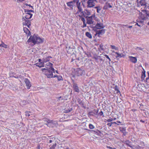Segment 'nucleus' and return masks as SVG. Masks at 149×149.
<instances>
[{
  "mask_svg": "<svg viewBox=\"0 0 149 149\" xmlns=\"http://www.w3.org/2000/svg\"><path fill=\"white\" fill-rule=\"evenodd\" d=\"M43 40L41 39L37 35L34 34L33 36H31L27 40L28 42H32L34 45L38 44L43 42Z\"/></svg>",
  "mask_w": 149,
  "mask_h": 149,
  "instance_id": "obj_1",
  "label": "nucleus"
},
{
  "mask_svg": "<svg viewBox=\"0 0 149 149\" xmlns=\"http://www.w3.org/2000/svg\"><path fill=\"white\" fill-rule=\"evenodd\" d=\"M42 70L43 73L47 76L48 78H52L53 76V73L54 71L50 69H48V68H44L42 69Z\"/></svg>",
  "mask_w": 149,
  "mask_h": 149,
  "instance_id": "obj_2",
  "label": "nucleus"
},
{
  "mask_svg": "<svg viewBox=\"0 0 149 149\" xmlns=\"http://www.w3.org/2000/svg\"><path fill=\"white\" fill-rule=\"evenodd\" d=\"M43 120L47 122L45 124L49 127H53L55 124L56 121L48 119L46 118H43Z\"/></svg>",
  "mask_w": 149,
  "mask_h": 149,
  "instance_id": "obj_3",
  "label": "nucleus"
},
{
  "mask_svg": "<svg viewBox=\"0 0 149 149\" xmlns=\"http://www.w3.org/2000/svg\"><path fill=\"white\" fill-rule=\"evenodd\" d=\"M85 73V71L80 68H77L75 70L74 74L72 76V77H74L76 76H81Z\"/></svg>",
  "mask_w": 149,
  "mask_h": 149,
  "instance_id": "obj_4",
  "label": "nucleus"
},
{
  "mask_svg": "<svg viewBox=\"0 0 149 149\" xmlns=\"http://www.w3.org/2000/svg\"><path fill=\"white\" fill-rule=\"evenodd\" d=\"M95 2H98L97 0H88L87 1V7L88 8H92L94 7L95 4Z\"/></svg>",
  "mask_w": 149,
  "mask_h": 149,
  "instance_id": "obj_5",
  "label": "nucleus"
},
{
  "mask_svg": "<svg viewBox=\"0 0 149 149\" xmlns=\"http://www.w3.org/2000/svg\"><path fill=\"white\" fill-rule=\"evenodd\" d=\"M79 2V0H74L72 1H71L67 2V4L71 9H72L73 8L74 6V4L75 3H78Z\"/></svg>",
  "mask_w": 149,
  "mask_h": 149,
  "instance_id": "obj_6",
  "label": "nucleus"
},
{
  "mask_svg": "<svg viewBox=\"0 0 149 149\" xmlns=\"http://www.w3.org/2000/svg\"><path fill=\"white\" fill-rule=\"evenodd\" d=\"M96 31V34L95 35V36H94V38L95 36L97 35H98V36L99 37V35H102L104 34L105 33V30L104 29H101L99 30H95Z\"/></svg>",
  "mask_w": 149,
  "mask_h": 149,
  "instance_id": "obj_7",
  "label": "nucleus"
},
{
  "mask_svg": "<svg viewBox=\"0 0 149 149\" xmlns=\"http://www.w3.org/2000/svg\"><path fill=\"white\" fill-rule=\"evenodd\" d=\"M104 27V26L102 24L97 23L95 27L93 29L95 30L96 29H103Z\"/></svg>",
  "mask_w": 149,
  "mask_h": 149,
  "instance_id": "obj_8",
  "label": "nucleus"
},
{
  "mask_svg": "<svg viewBox=\"0 0 149 149\" xmlns=\"http://www.w3.org/2000/svg\"><path fill=\"white\" fill-rule=\"evenodd\" d=\"M87 19V23L89 24H93V16L90 17L87 16L86 17Z\"/></svg>",
  "mask_w": 149,
  "mask_h": 149,
  "instance_id": "obj_9",
  "label": "nucleus"
},
{
  "mask_svg": "<svg viewBox=\"0 0 149 149\" xmlns=\"http://www.w3.org/2000/svg\"><path fill=\"white\" fill-rule=\"evenodd\" d=\"M52 64L50 62H48L46 64L45 66L47 68H48V69H50L52 71H54V69L53 68L52 65Z\"/></svg>",
  "mask_w": 149,
  "mask_h": 149,
  "instance_id": "obj_10",
  "label": "nucleus"
},
{
  "mask_svg": "<svg viewBox=\"0 0 149 149\" xmlns=\"http://www.w3.org/2000/svg\"><path fill=\"white\" fill-rule=\"evenodd\" d=\"M72 85L74 90L75 92L79 93V90L77 84L74 83L73 81Z\"/></svg>",
  "mask_w": 149,
  "mask_h": 149,
  "instance_id": "obj_11",
  "label": "nucleus"
},
{
  "mask_svg": "<svg viewBox=\"0 0 149 149\" xmlns=\"http://www.w3.org/2000/svg\"><path fill=\"white\" fill-rule=\"evenodd\" d=\"M137 2L138 4H139L141 6H146L147 3L146 2V0H137Z\"/></svg>",
  "mask_w": 149,
  "mask_h": 149,
  "instance_id": "obj_12",
  "label": "nucleus"
},
{
  "mask_svg": "<svg viewBox=\"0 0 149 149\" xmlns=\"http://www.w3.org/2000/svg\"><path fill=\"white\" fill-rule=\"evenodd\" d=\"M128 58L130 61L132 63H136L137 60L136 57L132 56H129Z\"/></svg>",
  "mask_w": 149,
  "mask_h": 149,
  "instance_id": "obj_13",
  "label": "nucleus"
},
{
  "mask_svg": "<svg viewBox=\"0 0 149 149\" xmlns=\"http://www.w3.org/2000/svg\"><path fill=\"white\" fill-rule=\"evenodd\" d=\"M24 81L26 84V85L28 89L30 88L31 85L30 84V82L28 79L26 78L24 79Z\"/></svg>",
  "mask_w": 149,
  "mask_h": 149,
  "instance_id": "obj_14",
  "label": "nucleus"
},
{
  "mask_svg": "<svg viewBox=\"0 0 149 149\" xmlns=\"http://www.w3.org/2000/svg\"><path fill=\"white\" fill-rule=\"evenodd\" d=\"M25 15L24 16V17L26 19H29L31 18L33 15L29 13H25Z\"/></svg>",
  "mask_w": 149,
  "mask_h": 149,
  "instance_id": "obj_15",
  "label": "nucleus"
},
{
  "mask_svg": "<svg viewBox=\"0 0 149 149\" xmlns=\"http://www.w3.org/2000/svg\"><path fill=\"white\" fill-rule=\"evenodd\" d=\"M23 30L24 32L26 33V34L27 35V36H31V32L28 28L26 27H24Z\"/></svg>",
  "mask_w": 149,
  "mask_h": 149,
  "instance_id": "obj_16",
  "label": "nucleus"
},
{
  "mask_svg": "<svg viewBox=\"0 0 149 149\" xmlns=\"http://www.w3.org/2000/svg\"><path fill=\"white\" fill-rule=\"evenodd\" d=\"M112 7V6L110 5V3L106 2L105 6L103 7V9L106 10L108 8H111Z\"/></svg>",
  "mask_w": 149,
  "mask_h": 149,
  "instance_id": "obj_17",
  "label": "nucleus"
},
{
  "mask_svg": "<svg viewBox=\"0 0 149 149\" xmlns=\"http://www.w3.org/2000/svg\"><path fill=\"white\" fill-rule=\"evenodd\" d=\"M76 4L77 7L78 9V11L77 12V13H78L79 12H81L82 10V9L80 6V3H79V2H78V3H77Z\"/></svg>",
  "mask_w": 149,
  "mask_h": 149,
  "instance_id": "obj_18",
  "label": "nucleus"
},
{
  "mask_svg": "<svg viewBox=\"0 0 149 149\" xmlns=\"http://www.w3.org/2000/svg\"><path fill=\"white\" fill-rule=\"evenodd\" d=\"M35 65L39 67H44L45 65V64L43 62L38 63H36Z\"/></svg>",
  "mask_w": 149,
  "mask_h": 149,
  "instance_id": "obj_19",
  "label": "nucleus"
},
{
  "mask_svg": "<svg viewBox=\"0 0 149 149\" xmlns=\"http://www.w3.org/2000/svg\"><path fill=\"white\" fill-rule=\"evenodd\" d=\"M22 19L23 21H24L25 22H26V24L31 25V21L28 20H26L24 18V17H23L22 18Z\"/></svg>",
  "mask_w": 149,
  "mask_h": 149,
  "instance_id": "obj_20",
  "label": "nucleus"
},
{
  "mask_svg": "<svg viewBox=\"0 0 149 149\" xmlns=\"http://www.w3.org/2000/svg\"><path fill=\"white\" fill-rule=\"evenodd\" d=\"M130 143V142L129 141V140H127L124 143L126 145L128 146H129L131 148H132V147L129 144V143Z\"/></svg>",
  "mask_w": 149,
  "mask_h": 149,
  "instance_id": "obj_21",
  "label": "nucleus"
},
{
  "mask_svg": "<svg viewBox=\"0 0 149 149\" xmlns=\"http://www.w3.org/2000/svg\"><path fill=\"white\" fill-rule=\"evenodd\" d=\"M85 35L87 37L91 39L92 38V36L91 34L89 32H86V33Z\"/></svg>",
  "mask_w": 149,
  "mask_h": 149,
  "instance_id": "obj_22",
  "label": "nucleus"
},
{
  "mask_svg": "<svg viewBox=\"0 0 149 149\" xmlns=\"http://www.w3.org/2000/svg\"><path fill=\"white\" fill-rule=\"evenodd\" d=\"M119 129L120 130V132H121L123 133L125 131H126V128L125 127H119Z\"/></svg>",
  "mask_w": 149,
  "mask_h": 149,
  "instance_id": "obj_23",
  "label": "nucleus"
},
{
  "mask_svg": "<svg viewBox=\"0 0 149 149\" xmlns=\"http://www.w3.org/2000/svg\"><path fill=\"white\" fill-rule=\"evenodd\" d=\"M146 72L144 70L142 72V75H141V79H144L145 77H146V74H145Z\"/></svg>",
  "mask_w": 149,
  "mask_h": 149,
  "instance_id": "obj_24",
  "label": "nucleus"
},
{
  "mask_svg": "<svg viewBox=\"0 0 149 149\" xmlns=\"http://www.w3.org/2000/svg\"><path fill=\"white\" fill-rule=\"evenodd\" d=\"M2 43L0 45V46L5 48L7 47V45L5 44L3 42H1Z\"/></svg>",
  "mask_w": 149,
  "mask_h": 149,
  "instance_id": "obj_25",
  "label": "nucleus"
},
{
  "mask_svg": "<svg viewBox=\"0 0 149 149\" xmlns=\"http://www.w3.org/2000/svg\"><path fill=\"white\" fill-rule=\"evenodd\" d=\"M84 13L85 14L87 15H90L91 14V13L87 10H85V11H84Z\"/></svg>",
  "mask_w": 149,
  "mask_h": 149,
  "instance_id": "obj_26",
  "label": "nucleus"
},
{
  "mask_svg": "<svg viewBox=\"0 0 149 149\" xmlns=\"http://www.w3.org/2000/svg\"><path fill=\"white\" fill-rule=\"evenodd\" d=\"M115 53L117 54L116 57L121 58L123 56V54H119L117 52H115Z\"/></svg>",
  "mask_w": 149,
  "mask_h": 149,
  "instance_id": "obj_27",
  "label": "nucleus"
},
{
  "mask_svg": "<svg viewBox=\"0 0 149 149\" xmlns=\"http://www.w3.org/2000/svg\"><path fill=\"white\" fill-rule=\"evenodd\" d=\"M43 62H46L47 61H49V58L47 57L45 58H43Z\"/></svg>",
  "mask_w": 149,
  "mask_h": 149,
  "instance_id": "obj_28",
  "label": "nucleus"
},
{
  "mask_svg": "<svg viewBox=\"0 0 149 149\" xmlns=\"http://www.w3.org/2000/svg\"><path fill=\"white\" fill-rule=\"evenodd\" d=\"M72 109V108L65 109V112L66 113H69L70 112Z\"/></svg>",
  "mask_w": 149,
  "mask_h": 149,
  "instance_id": "obj_29",
  "label": "nucleus"
},
{
  "mask_svg": "<svg viewBox=\"0 0 149 149\" xmlns=\"http://www.w3.org/2000/svg\"><path fill=\"white\" fill-rule=\"evenodd\" d=\"M143 12L144 13L146 14L149 17V11L143 10Z\"/></svg>",
  "mask_w": 149,
  "mask_h": 149,
  "instance_id": "obj_30",
  "label": "nucleus"
},
{
  "mask_svg": "<svg viewBox=\"0 0 149 149\" xmlns=\"http://www.w3.org/2000/svg\"><path fill=\"white\" fill-rule=\"evenodd\" d=\"M56 145V143L54 144L50 148V149H54Z\"/></svg>",
  "mask_w": 149,
  "mask_h": 149,
  "instance_id": "obj_31",
  "label": "nucleus"
},
{
  "mask_svg": "<svg viewBox=\"0 0 149 149\" xmlns=\"http://www.w3.org/2000/svg\"><path fill=\"white\" fill-rule=\"evenodd\" d=\"M89 127L90 129H93L94 128V126L92 124H90L89 125Z\"/></svg>",
  "mask_w": 149,
  "mask_h": 149,
  "instance_id": "obj_32",
  "label": "nucleus"
},
{
  "mask_svg": "<svg viewBox=\"0 0 149 149\" xmlns=\"http://www.w3.org/2000/svg\"><path fill=\"white\" fill-rule=\"evenodd\" d=\"M98 115L100 116H104L103 115V111H101V110L100 111V112L99 113Z\"/></svg>",
  "mask_w": 149,
  "mask_h": 149,
  "instance_id": "obj_33",
  "label": "nucleus"
},
{
  "mask_svg": "<svg viewBox=\"0 0 149 149\" xmlns=\"http://www.w3.org/2000/svg\"><path fill=\"white\" fill-rule=\"evenodd\" d=\"M26 12L27 13H29V12H33V13L34 12L33 10H25V12L26 13Z\"/></svg>",
  "mask_w": 149,
  "mask_h": 149,
  "instance_id": "obj_34",
  "label": "nucleus"
},
{
  "mask_svg": "<svg viewBox=\"0 0 149 149\" xmlns=\"http://www.w3.org/2000/svg\"><path fill=\"white\" fill-rule=\"evenodd\" d=\"M30 113L29 111H26L25 112V115L26 116L29 117L30 116L29 113Z\"/></svg>",
  "mask_w": 149,
  "mask_h": 149,
  "instance_id": "obj_35",
  "label": "nucleus"
},
{
  "mask_svg": "<svg viewBox=\"0 0 149 149\" xmlns=\"http://www.w3.org/2000/svg\"><path fill=\"white\" fill-rule=\"evenodd\" d=\"M57 78L58 79V80L59 81L62 80V77L61 76H58V77H57Z\"/></svg>",
  "mask_w": 149,
  "mask_h": 149,
  "instance_id": "obj_36",
  "label": "nucleus"
},
{
  "mask_svg": "<svg viewBox=\"0 0 149 149\" xmlns=\"http://www.w3.org/2000/svg\"><path fill=\"white\" fill-rule=\"evenodd\" d=\"M107 1V0H99V2L101 3H104V2Z\"/></svg>",
  "mask_w": 149,
  "mask_h": 149,
  "instance_id": "obj_37",
  "label": "nucleus"
},
{
  "mask_svg": "<svg viewBox=\"0 0 149 149\" xmlns=\"http://www.w3.org/2000/svg\"><path fill=\"white\" fill-rule=\"evenodd\" d=\"M104 56L106 58H108L109 59V61H111V59H110V58H109V57L107 55L105 54L104 55Z\"/></svg>",
  "mask_w": 149,
  "mask_h": 149,
  "instance_id": "obj_38",
  "label": "nucleus"
},
{
  "mask_svg": "<svg viewBox=\"0 0 149 149\" xmlns=\"http://www.w3.org/2000/svg\"><path fill=\"white\" fill-rule=\"evenodd\" d=\"M101 10V8L100 6L98 8L97 10V11L98 13H100V11Z\"/></svg>",
  "mask_w": 149,
  "mask_h": 149,
  "instance_id": "obj_39",
  "label": "nucleus"
},
{
  "mask_svg": "<svg viewBox=\"0 0 149 149\" xmlns=\"http://www.w3.org/2000/svg\"><path fill=\"white\" fill-rule=\"evenodd\" d=\"M113 120V119L112 118L109 119L107 120V122H111V121H112Z\"/></svg>",
  "mask_w": 149,
  "mask_h": 149,
  "instance_id": "obj_40",
  "label": "nucleus"
},
{
  "mask_svg": "<svg viewBox=\"0 0 149 149\" xmlns=\"http://www.w3.org/2000/svg\"><path fill=\"white\" fill-rule=\"evenodd\" d=\"M141 18L142 19L144 20V19H146L147 18V17H142V15H141Z\"/></svg>",
  "mask_w": 149,
  "mask_h": 149,
  "instance_id": "obj_41",
  "label": "nucleus"
},
{
  "mask_svg": "<svg viewBox=\"0 0 149 149\" xmlns=\"http://www.w3.org/2000/svg\"><path fill=\"white\" fill-rule=\"evenodd\" d=\"M81 14H82V16H83L84 17H85L86 18V15H85V14L84 13V12L83 11L81 12Z\"/></svg>",
  "mask_w": 149,
  "mask_h": 149,
  "instance_id": "obj_42",
  "label": "nucleus"
},
{
  "mask_svg": "<svg viewBox=\"0 0 149 149\" xmlns=\"http://www.w3.org/2000/svg\"><path fill=\"white\" fill-rule=\"evenodd\" d=\"M123 136H125L127 134V132L125 131V132H123Z\"/></svg>",
  "mask_w": 149,
  "mask_h": 149,
  "instance_id": "obj_43",
  "label": "nucleus"
},
{
  "mask_svg": "<svg viewBox=\"0 0 149 149\" xmlns=\"http://www.w3.org/2000/svg\"><path fill=\"white\" fill-rule=\"evenodd\" d=\"M136 50H143V49H142V48H141V47H137L136 48Z\"/></svg>",
  "mask_w": 149,
  "mask_h": 149,
  "instance_id": "obj_44",
  "label": "nucleus"
},
{
  "mask_svg": "<svg viewBox=\"0 0 149 149\" xmlns=\"http://www.w3.org/2000/svg\"><path fill=\"white\" fill-rule=\"evenodd\" d=\"M111 47L112 49H116V47L114 45H111Z\"/></svg>",
  "mask_w": 149,
  "mask_h": 149,
  "instance_id": "obj_45",
  "label": "nucleus"
},
{
  "mask_svg": "<svg viewBox=\"0 0 149 149\" xmlns=\"http://www.w3.org/2000/svg\"><path fill=\"white\" fill-rule=\"evenodd\" d=\"M114 89L115 91H117V90H118V87L116 85L115 87H114Z\"/></svg>",
  "mask_w": 149,
  "mask_h": 149,
  "instance_id": "obj_46",
  "label": "nucleus"
},
{
  "mask_svg": "<svg viewBox=\"0 0 149 149\" xmlns=\"http://www.w3.org/2000/svg\"><path fill=\"white\" fill-rule=\"evenodd\" d=\"M112 122H111L110 123H109L107 124V125L108 126H109V127H111L112 125Z\"/></svg>",
  "mask_w": 149,
  "mask_h": 149,
  "instance_id": "obj_47",
  "label": "nucleus"
},
{
  "mask_svg": "<svg viewBox=\"0 0 149 149\" xmlns=\"http://www.w3.org/2000/svg\"><path fill=\"white\" fill-rule=\"evenodd\" d=\"M147 73L148 74V77L146 79V82H147V80H148V79H149V71L148 72H147Z\"/></svg>",
  "mask_w": 149,
  "mask_h": 149,
  "instance_id": "obj_48",
  "label": "nucleus"
},
{
  "mask_svg": "<svg viewBox=\"0 0 149 149\" xmlns=\"http://www.w3.org/2000/svg\"><path fill=\"white\" fill-rule=\"evenodd\" d=\"M81 19V20L83 21V23L85 22V20L84 17H82V18Z\"/></svg>",
  "mask_w": 149,
  "mask_h": 149,
  "instance_id": "obj_49",
  "label": "nucleus"
},
{
  "mask_svg": "<svg viewBox=\"0 0 149 149\" xmlns=\"http://www.w3.org/2000/svg\"><path fill=\"white\" fill-rule=\"evenodd\" d=\"M103 45L101 44L100 45V48L101 49L103 50Z\"/></svg>",
  "mask_w": 149,
  "mask_h": 149,
  "instance_id": "obj_50",
  "label": "nucleus"
},
{
  "mask_svg": "<svg viewBox=\"0 0 149 149\" xmlns=\"http://www.w3.org/2000/svg\"><path fill=\"white\" fill-rule=\"evenodd\" d=\"M25 5L26 6H29L30 7H31L32 9H33V7L31 6L30 4H27L26 3L25 4Z\"/></svg>",
  "mask_w": 149,
  "mask_h": 149,
  "instance_id": "obj_51",
  "label": "nucleus"
},
{
  "mask_svg": "<svg viewBox=\"0 0 149 149\" xmlns=\"http://www.w3.org/2000/svg\"><path fill=\"white\" fill-rule=\"evenodd\" d=\"M137 21L139 23H141V24H142L143 23V21L141 20H139V21H137Z\"/></svg>",
  "mask_w": 149,
  "mask_h": 149,
  "instance_id": "obj_52",
  "label": "nucleus"
},
{
  "mask_svg": "<svg viewBox=\"0 0 149 149\" xmlns=\"http://www.w3.org/2000/svg\"><path fill=\"white\" fill-rule=\"evenodd\" d=\"M83 23V27H84L86 26V24L85 23V22H84Z\"/></svg>",
  "mask_w": 149,
  "mask_h": 149,
  "instance_id": "obj_53",
  "label": "nucleus"
},
{
  "mask_svg": "<svg viewBox=\"0 0 149 149\" xmlns=\"http://www.w3.org/2000/svg\"><path fill=\"white\" fill-rule=\"evenodd\" d=\"M43 60H41L40 59H38V61L39 63L43 62Z\"/></svg>",
  "mask_w": 149,
  "mask_h": 149,
  "instance_id": "obj_54",
  "label": "nucleus"
},
{
  "mask_svg": "<svg viewBox=\"0 0 149 149\" xmlns=\"http://www.w3.org/2000/svg\"><path fill=\"white\" fill-rule=\"evenodd\" d=\"M58 99H59V100H63V98L62 97H61V96L60 97L58 98Z\"/></svg>",
  "mask_w": 149,
  "mask_h": 149,
  "instance_id": "obj_55",
  "label": "nucleus"
},
{
  "mask_svg": "<svg viewBox=\"0 0 149 149\" xmlns=\"http://www.w3.org/2000/svg\"><path fill=\"white\" fill-rule=\"evenodd\" d=\"M23 25L26 26V22L24 21V22H23Z\"/></svg>",
  "mask_w": 149,
  "mask_h": 149,
  "instance_id": "obj_56",
  "label": "nucleus"
},
{
  "mask_svg": "<svg viewBox=\"0 0 149 149\" xmlns=\"http://www.w3.org/2000/svg\"><path fill=\"white\" fill-rule=\"evenodd\" d=\"M135 25H137L139 26H141V25H140L138 23H136L135 24Z\"/></svg>",
  "mask_w": 149,
  "mask_h": 149,
  "instance_id": "obj_57",
  "label": "nucleus"
},
{
  "mask_svg": "<svg viewBox=\"0 0 149 149\" xmlns=\"http://www.w3.org/2000/svg\"><path fill=\"white\" fill-rule=\"evenodd\" d=\"M99 110V109H97V111H96V113H94V114L97 115L98 113V112Z\"/></svg>",
  "mask_w": 149,
  "mask_h": 149,
  "instance_id": "obj_58",
  "label": "nucleus"
},
{
  "mask_svg": "<svg viewBox=\"0 0 149 149\" xmlns=\"http://www.w3.org/2000/svg\"><path fill=\"white\" fill-rule=\"evenodd\" d=\"M112 124H117L118 125H119V124H117V123H116V122H112Z\"/></svg>",
  "mask_w": 149,
  "mask_h": 149,
  "instance_id": "obj_59",
  "label": "nucleus"
},
{
  "mask_svg": "<svg viewBox=\"0 0 149 149\" xmlns=\"http://www.w3.org/2000/svg\"><path fill=\"white\" fill-rule=\"evenodd\" d=\"M119 100H118V99H117V101H118V102H119V103H120V102H121V99H120V98Z\"/></svg>",
  "mask_w": 149,
  "mask_h": 149,
  "instance_id": "obj_60",
  "label": "nucleus"
},
{
  "mask_svg": "<svg viewBox=\"0 0 149 149\" xmlns=\"http://www.w3.org/2000/svg\"><path fill=\"white\" fill-rule=\"evenodd\" d=\"M116 93H120V91L118 90H118H117Z\"/></svg>",
  "mask_w": 149,
  "mask_h": 149,
  "instance_id": "obj_61",
  "label": "nucleus"
},
{
  "mask_svg": "<svg viewBox=\"0 0 149 149\" xmlns=\"http://www.w3.org/2000/svg\"><path fill=\"white\" fill-rule=\"evenodd\" d=\"M79 16L80 17V18L81 19L82 18V17H83L82 15H79Z\"/></svg>",
  "mask_w": 149,
  "mask_h": 149,
  "instance_id": "obj_62",
  "label": "nucleus"
},
{
  "mask_svg": "<svg viewBox=\"0 0 149 149\" xmlns=\"http://www.w3.org/2000/svg\"><path fill=\"white\" fill-rule=\"evenodd\" d=\"M58 77V76L56 75H55L54 77L53 76V77Z\"/></svg>",
  "mask_w": 149,
  "mask_h": 149,
  "instance_id": "obj_63",
  "label": "nucleus"
},
{
  "mask_svg": "<svg viewBox=\"0 0 149 149\" xmlns=\"http://www.w3.org/2000/svg\"><path fill=\"white\" fill-rule=\"evenodd\" d=\"M100 6H96L95 7V8L97 10V9Z\"/></svg>",
  "mask_w": 149,
  "mask_h": 149,
  "instance_id": "obj_64",
  "label": "nucleus"
}]
</instances>
